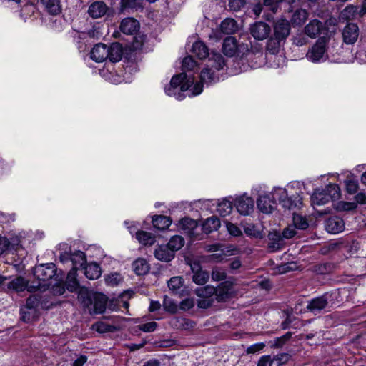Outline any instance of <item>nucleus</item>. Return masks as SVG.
I'll list each match as a JSON object with an SVG mask.
<instances>
[{
    "label": "nucleus",
    "mask_w": 366,
    "mask_h": 366,
    "mask_svg": "<svg viewBox=\"0 0 366 366\" xmlns=\"http://www.w3.org/2000/svg\"><path fill=\"white\" fill-rule=\"evenodd\" d=\"M273 33L268 39L266 49L272 54H277L291 32V24L285 18L273 21Z\"/></svg>",
    "instance_id": "f257e3e1"
},
{
    "label": "nucleus",
    "mask_w": 366,
    "mask_h": 366,
    "mask_svg": "<svg viewBox=\"0 0 366 366\" xmlns=\"http://www.w3.org/2000/svg\"><path fill=\"white\" fill-rule=\"evenodd\" d=\"M34 276L39 280L35 290L43 289L48 290L51 285L53 280H58L59 275L57 268L54 263L41 264L36 265L33 269Z\"/></svg>",
    "instance_id": "f03ea898"
},
{
    "label": "nucleus",
    "mask_w": 366,
    "mask_h": 366,
    "mask_svg": "<svg viewBox=\"0 0 366 366\" xmlns=\"http://www.w3.org/2000/svg\"><path fill=\"white\" fill-rule=\"evenodd\" d=\"M193 76H188L185 72L174 75L168 86L164 87L166 94L174 96L177 99L182 100L185 97L184 92H187L194 84Z\"/></svg>",
    "instance_id": "7ed1b4c3"
},
{
    "label": "nucleus",
    "mask_w": 366,
    "mask_h": 366,
    "mask_svg": "<svg viewBox=\"0 0 366 366\" xmlns=\"http://www.w3.org/2000/svg\"><path fill=\"white\" fill-rule=\"evenodd\" d=\"M79 299L84 307H89L93 305V307L89 309V313L92 315L104 313L108 303V297L99 292L94 293L91 296L81 290L79 294Z\"/></svg>",
    "instance_id": "20e7f679"
},
{
    "label": "nucleus",
    "mask_w": 366,
    "mask_h": 366,
    "mask_svg": "<svg viewBox=\"0 0 366 366\" xmlns=\"http://www.w3.org/2000/svg\"><path fill=\"white\" fill-rule=\"evenodd\" d=\"M327 49V39L325 37H321L308 50L306 57L314 63L325 61L329 58Z\"/></svg>",
    "instance_id": "39448f33"
},
{
    "label": "nucleus",
    "mask_w": 366,
    "mask_h": 366,
    "mask_svg": "<svg viewBox=\"0 0 366 366\" xmlns=\"http://www.w3.org/2000/svg\"><path fill=\"white\" fill-rule=\"evenodd\" d=\"M185 260L187 264L190 267L193 274L192 281L199 285L206 284L209 279V273L202 269L200 262L197 259L191 258H187Z\"/></svg>",
    "instance_id": "423d86ee"
},
{
    "label": "nucleus",
    "mask_w": 366,
    "mask_h": 366,
    "mask_svg": "<svg viewBox=\"0 0 366 366\" xmlns=\"http://www.w3.org/2000/svg\"><path fill=\"white\" fill-rule=\"evenodd\" d=\"M249 31L254 39L262 41L270 37L272 29L267 23L259 21L250 25Z\"/></svg>",
    "instance_id": "0eeeda50"
},
{
    "label": "nucleus",
    "mask_w": 366,
    "mask_h": 366,
    "mask_svg": "<svg viewBox=\"0 0 366 366\" xmlns=\"http://www.w3.org/2000/svg\"><path fill=\"white\" fill-rule=\"evenodd\" d=\"M233 282L226 280L221 282L217 287H215V300L218 302H226L232 297L233 291Z\"/></svg>",
    "instance_id": "6e6552de"
},
{
    "label": "nucleus",
    "mask_w": 366,
    "mask_h": 366,
    "mask_svg": "<svg viewBox=\"0 0 366 366\" xmlns=\"http://www.w3.org/2000/svg\"><path fill=\"white\" fill-rule=\"evenodd\" d=\"M330 295L326 292L321 296L312 299L308 302L307 310L314 315L320 313L325 310L328 305V299Z\"/></svg>",
    "instance_id": "1a4fd4ad"
},
{
    "label": "nucleus",
    "mask_w": 366,
    "mask_h": 366,
    "mask_svg": "<svg viewBox=\"0 0 366 366\" xmlns=\"http://www.w3.org/2000/svg\"><path fill=\"white\" fill-rule=\"evenodd\" d=\"M254 200L246 195L240 196L235 200V207L242 215H249L254 210Z\"/></svg>",
    "instance_id": "9d476101"
},
{
    "label": "nucleus",
    "mask_w": 366,
    "mask_h": 366,
    "mask_svg": "<svg viewBox=\"0 0 366 366\" xmlns=\"http://www.w3.org/2000/svg\"><path fill=\"white\" fill-rule=\"evenodd\" d=\"M359 33L360 30L357 24H347L342 32L343 41L347 44H355L357 40Z\"/></svg>",
    "instance_id": "9b49d317"
},
{
    "label": "nucleus",
    "mask_w": 366,
    "mask_h": 366,
    "mask_svg": "<svg viewBox=\"0 0 366 366\" xmlns=\"http://www.w3.org/2000/svg\"><path fill=\"white\" fill-rule=\"evenodd\" d=\"M258 209L263 213H272L276 207V202L269 194L261 195L257 200Z\"/></svg>",
    "instance_id": "f8f14e48"
},
{
    "label": "nucleus",
    "mask_w": 366,
    "mask_h": 366,
    "mask_svg": "<svg viewBox=\"0 0 366 366\" xmlns=\"http://www.w3.org/2000/svg\"><path fill=\"white\" fill-rule=\"evenodd\" d=\"M325 227L327 232L337 234L344 230L345 222L342 218L334 216L328 218L325 221Z\"/></svg>",
    "instance_id": "ddd939ff"
},
{
    "label": "nucleus",
    "mask_w": 366,
    "mask_h": 366,
    "mask_svg": "<svg viewBox=\"0 0 366 366\" xmlns=\"http://www.w3.org/2000/svg\"><path fill=\"white\" fill-rule=\"evenodd\" d=\"M109 55L107 46L102 43L96 44L90 53L91 59L96 62H103L108 59Z\"/></svg>",
    "instance_id": "4468645a"
},
{
    "label": "nucleus",
    "mask_w": 366,
    "mask_h": 366,
    "mask_svg": "<svg viewBox=\"0 0 366 366\" xmlns=\"http://www.w3.org/2000/svg\"><path fill=\"white\" fill-rule=\"evenodd\" d=\"M7 287L9 290H13L16 292H22L26 289L30 292L35 291V287L33 285H29L28 282L22 277L19 276L7 284Z\"/></svg>",
    "instance_id": "2eb2a0df"
},
{
    "label": "nucleus",
    "mask_w": 366,
    "mask_h": 366,
    "mask_svg": "<svg viewBox=\"0 0 366 366\" xmlns=\"http://www.w3.org/2000/svg\"><path fill=\"white\" fill-rule=\"evenodd\" d=\"M154 255L156 259L164 262H171L175 257L174 253L167 244L158 245Z\"/></svg>",
    "instance_id": "dca6fc26"
},
{
    "label": "nucleus",
    "mask_w": 366,
    "mask_h": 366,
    "mask_svg": "<svg viewBox=\"0 0 366 366\" xmlns=\"http://www.w3.org/2000/svg\"><path fill=\"white\" fill-rule=\"evenodd\" d=\"M169 325L174 329L187 330L195 327V322L183 317H173L169 322Z\"/></svg>",
    "instance_id": "f3484780"
},
{
    "label": "nucleus",
    "mask_w": 366,
    "mask_h": 366,
    "mask_svg": "<svg viewBox=\"0 0 366 366\" xmlns=\"http://www.w3.org/2000/svg\"><path fill=\"white\" fill-rule=\"evenodd\" d=\"M119 29L125 34L133 35L138 31L139 23L134 18H125L122 21Z\"/></svg>",
    "instance_id": "a211bd4d"
},
{
    "label": "nucleus",
    "mask_w": 366,
    "mask_h": 366,
    "mask_svg": "<svg viewBox=\"0 0 366 366\" xmlns=\"http://www.w3.org/2000/svg\"><path fill=\"white\" fill-rule=\"evenodd\" d=\"M109 8L102 1L93 2L89 7L88 13L93 19H98L105 15Z\"/></svg>",
    "instance_id": "6ab92c4d"
},
{
    "label": "nucleus",
    "mask_w": 366,
    "mask_h": 366,
    "mask_svg": "<svg viewBox=\"0 0 366 366\" xmlns=\"http://www.w3.org/2000/svg\"><path fill=\"white\" fill-rule=\"evenodd\" d=\"M64 283L66 289L71 292H76L80 288V285L77 280L76 264L68 272L66 281Z\"/></svg>",
    "instance_id": "aec40b11"
},
{
    "label": "nucleus",
    "mask_w": 366,
    "mask_h": 366,
    "mask_svg": "<svg viewBox=\"0 0 366 366\" xmlns=\"http://www.w3.org/2000/svg\"><path fill=\"white\" fill-rule=\"evenodd\" d=\"M47 298L41 294L30 295L26 300L25 306L27 309L38 310L39 307L44 308L47 303Z\"/></svg>",
    "instance_id": "412c9836"
},
{
    "label": "nucleus",
    "mask_w": 366,
    "mask_h": 366,
    "mask_svg": "<svg viewBox=\"0 0 366 366\" xmlns=\"http://www.w3.org/2000/svg\"><path fill=\"white\" fill-rule=\"evenodd\" d=\"M336 269L335 264L330 262H319L311 267V271L317 275H327Z\"/></svg>",
    "instance_id": "4be33fe9"
},
{
    "label": "nucleus",
    "mask_w": 366,
    "mask_h": 366,
    "mask_svg": "<svg viewBox=\"0 0 366 366\" xmlns=\"http://www.w3.org/2000/svg\"><path fill=\"white\" fill-rule=\"evenodd\" d=\"M197 222L189 217L182 218L179 223V229L189 237H192L195 234V229L197 228Z\"/></svg>",
    "instance_id": "5701e85b"
},
{
    "label": "nucleus",
    "mask_w": 366,
    "mask_h": 366,
    "mask_svg": "<svg viewBox=\"0 0 366 366\" xmlns=\"http://www.w3.org/2000/svg\"><path fill=\"white\" fill-rule=\"evenodd\" d=\"M223 53L229 57L234 56L237 51V42L234 37L228 36L224 39L222 44Z\"/></svg>",
    "instance_id": "b1692460"
},
{
    "label": "nucleus",
    "mask_w": 366,
    "mask_h": 366,
    "mask_svg": "<svg viewBox=\"0 0 366 366\" xmlns=\"http://www.w3.org/2000/svg\"><path fill=\"white\" fill-rule=\"evenodd\" d=\"M302 204V197L300 194L296 193L290 197H287L281 204L285 209L292 210L293 209H300Z\"/></svg>",
    "instance_id": "393cba45"
},
{
    "label": "nucleus",
    "mask_w": 366,
    "mask_h": 366,
    "mask_svg": "<svg viewBox=\"0 0 366 366\" xmlns=\"http://www.w3.org/2000/svg\"><path fill=\"white\" fill-rule=\"evenodd\" d=\"M323 29L322 23L317 19H313L305 27V33L310 38L317 36Z\"/></svg>",
    "instance_id": "a878e982"
},
{
    "label": "nucleus",
    "mask_w": 366,
    "mask_h": 366,
    "mask_svg": "<svg viewBox=\"0 0 366 366\" xmlns=\"http://www.w3.org/2000/svg\"><path fill=\"white\" fill-rule=\"evenodd\" d=\"M108 48V59L111 62H117L122 59L123 54V47L119 42L112 43Z\"/></svg>",
    "instance_id": "bb28decb"
},
{
    "label": "nucleus",
    "mask_w": 366,
    "mask_h": 366,
    "mask_svg": "<svg viewBox=\"0 0 366 366\" xmlns=\"http://www.w3.org/2000/svg\"><path fill=\"white\" fill-rule=\"evenodd\" d=\"M268 239L269 240L268 248L272 251L279 250L284 244L282 234L277 231L269 232Z\"/></svg>",
    "instance_id": "cd10ccee"
},
{
    "label": "nucleus",
    "mask_w": 366,
    "mask_h": 366,
    "mask_svg": "<svg viewBox=\"0 0 366 366\" xmlns=\"http://www.w3.org/2000/svg\"><path fill=\"white\" fill-rule=\"evenodd\" d=\"M84 270L85 276L89 280H97L102 274V269L99 264L96 262H92L86 264L83 267Z\"/></svg>",
    "instance_id": "c85d7f7f"
},
{
    "label": "nucleus",
    "mask_w": 366,
    "mask_h": 366,
    "mask_svg": "<svg viewBox=\"0 0 366 366\" xmlns=\"http://www.w3.org/2000/svg\"><path fill=\"white\" fill-rule=\"evenodd\" d=\"M331 199L323 189H315L311 196V202L314 205H323L329 202Z\"/></svg>",
    "instance_id": "c756f323"
},
{
    "label": "nucleus",
    "mask_w": 366,
    "mask_h": 366,
    "mask_svg": "<svg viewBox=\"0 0 366 366\" xmlns=\"http://www.w3.org/2000/svg\"><path fill=\"white\" fill-rule=\"evenodd\" d=\"M221 225L220 219L216 217L212 216L207 218L202 224V230L207 234H209L214 231L217 230Z\"/></svg>",
    "instance_id": "7c9ffc66"
},
{
    "label": "nucleus",
    "mask_w": 366,
    "mask_h": 366,
    "mask_svg": "<svg viewBox=\"0 0 366 366\" xmlns=\"http://www.w3.org/2000/svg\"><path fill=\"white\" fill-rule=\"evenodd\" d=\"M191 51L199 59H204L209 56V49L202 41L194 42Z\"/></svg>",
    "instance_id": "2f4dec72"
},
{
    "label": "nucleus",
    "mask_w": 366,
    "mask_h": 366,
    "mask_svg": "<svg viewBox=\"0 0 366 366\" xmlns=\"http://www.w3.org/2000/svg\"><path fill=\"white\" fill-rule=\"evenodd\" d=\"M152 222L154 227L159 230H164L170 226L172 220L164 215H156L153 217Z\"/></svg>",
    "instance_id": "473e14b6"
},
{
    "label": "nucleus",
    "mask_w": 366,
    "mask_h": 366,
    "mask_svg": "<svg viewBox=\"0 0 366 366\" xmlns=\"http://www.w3.org/2000/svg\"><path fill=\"white\" fill-rule=\"evenodd\" d=\"M215 287L212 285H206L203 287L196 289L195 294L199 298H207L210 300H215L216 292Z\"/></svg>",
    "instance_id": "72a5a7b5"
},
{
    "label": "nucleus",
    "mask_w": 366,
    "mask_h": 366,
    "mask_svg": "<svg viewBox=\"0 0 366 366\" xmlns=\"http://www.w3.org/2000/svg\"><path fill=\"white\" fill-rule=\"evenodd\" d=\"M221 31L225 34H232L238 29L237 21L233 19H226L220 24Z\"/></svg>",
    "instance_id": "f704fd0d"
},
{
    "label": "nucleus",
    "mask_w": 366,
    "mask_h": 366,
    "mask_svg": "<svg viewBox=\"0 0 366 366\" xmlns=\"http://www.w3.org/2000/svg\"><path fill=\"white\" fill-rule=\"evenodd\" d=\"M133 270L136 274L144 275L149 270V265L144 259H138L132 263Z\"/></svg>",
    "instance_id": "c9c22d12"
},
{
    "label": "nucleus",
    "mask_w": 366,
    "mask_h": 366,
    "mask_svg": "<svg viewBox=\"0 0 366 366\" xmlns=\"http://www.w3.org/2000/svg\"><path fill=\"white\" fill-rule=\"evenodd\" d=\"M41 3L45 5L47 11L51 15H58L61 11L59 0H44Z\"/></svg>",
    "instance_id": "e433bc0d"
},
{
    "label": "nucleus",
    "mask_w": 366,
    "mask_h": 366,
    "mask_svg": "<svg viewBox=\"0 0 366 366\" xmlns=\"http://www.w3.org/2000/svg\"><path fill=\"white\" fill-rule=\"evenodd\" d=\"M211 55V57L209 59L211 68H214L217 71L223 69L225 64L224 57L219 53L212 52Z\"/></svg>",
    "instance_id": "4c0bfd02"
},
{
    "label": "nucleus",
    "mask_w": 366,
    "mask_h": 366,
    "mask_svg": "<svg viewBox=\"0 0 366 366\" xmlns=\"http://www.w3.org/2000/svg\"><path fill=\"white\" fill-rule=\"evenodd\" d=\"M175 254L176 252L182 249L184 244V239L179 235H174L169 239V242L166 244Z\"/></svg>",
    "instance_id": "58836bf2"
},
{
    "label": "nucleus",
    "mask_w": 366,
    "mask_h": 366,
    "mask_svg": "<svg viewBox=\"0 0 366 366\" xmlns=\"http://www.w3.org/2000/svg\"><path fill=\"white\" fill-rule=\"evenodd\" d=\"M136 237L140 243L145 245H152L155 242V237L151 233L144 231L137 232L136 233Z\"/></svg>",
    "instance_id": "ea45409f"
},
{
    "label": "nucleus",
    "mask_w": 366,
    "mask_h": 366,
    "mask_svg": "<svg viewBox=\"0 0 366 366\" xmlns=\"http://www.w3.org/2000/svg\"><path fill=\"white\" fill-rule=\"evenodd\" d=\"M63 274L62 273L59 275V280H54L55 283L54 285L51 284V291L54 295H61L65 292V289L66 288L64 282L62 281Z\"/></svg>",
    "instance_id": "a19ab883"
},
{
    "label": "nucleus",
    "mask_w": 366,
    "mask_h": 366,
    "mask_svg": "<svg viewBox=\"0 0 366 366\" xmlns=\"http://www.w3.org/2000/svg\"><path fill=\"white\" fill-rule=\"evenodd\" d=\"M291 358V355L288 353H280L272 357L270 366H282L287 363Z\"/></svg>",
    "instance_id": "79ce46f5"
},
{
    "label": "nucleus",
    "mask_w": 366,
    "mask_h": 366,
    "mask_svg": "<svg viewBox=\"0 0 366 366\" xmlns=\"http://www.w3.org/2000/svg\"><path fill=\"white\" fill-rule=\"evenodd\" d=\"M244 231L245 234L249 237H252L254 238H262L263 234L262 231L254 224H246L244 226Z\"/></svg>",
    "instance_id": "37998d69"
},
{
    "label": "nucleus",
    "mask_w": 366,
    "mask_h": 366,
    "mask_svg": "<svg viewBox=\"0 0 366 366\" xmlns=\"http://www.w3.org/2000/svg\"><path fill=\"white\" fill-rule=\"evenodd\" d=\"M92 328L99 333L114 332L117 330L116 326L109 325L102 321L94 324Z\"/></svg>",
    "instance_id": "c03bdc74"
},
{
    "label": "nucleus",
    "mask_w": 366,
    "mask_h": 366,
    "mask_svg": "<svg viewBox=\"0 0 366 366\" xmlns=\"http://www.w3.org/2000/svg\"><path fill=\"white\" fill-rule=\"evenodd\" d=\"M232 204L230 201L224 199L217 204V211L222 216L225 217L231 213Z\"/></svg>",
    "instance_id": "a18cd8bd"
},
{
    "label": "nucleus",
    "mask_w": 366,
    "mask_h": 366,
    "mask_svg": "<svg viewBox=\"0 0 366 366\" xmlns=\"http://www.w3.org/2000/svg\"><path fill=\"white\" fill-rule=\"evenodd\" d=\"M36 312V310L27 309V307L24 305L20 309L21 320L24 322H29L34 319Z\"/></svg>",
    "instance_id": "49530a36"
},
{
    "label": "nucleus",
    "mask_w": 366,
    "mask_h": 366,
    "mask_svg": "<svg viewBox=\"0 0 366 366\" xmlns=\"http://www.w3.org/2000/svg\"><path fill=\"white\" fill-rule=\"evenodd\" d=\"M139 0H120L119 11L124 13L126 11L137 9L139 7Z\"/></svg>",
    "instance_id": "de8ad7c7"
},
{
    "label": "nucleus",
    "mask_w": 366,
    "mask_h": 366,
    "mask_svg": "<svg viewBox=\"0 0 366 366\" xmlns=\"http://www.w3.org/2000/svg\"><path fill=\"white\" fill-rule=\"evenodd\" d=\"M212 69L207 67L202 70L199 76L202 82L209 84L215 81L214 74L212 71Z\"/></svg>",
    "instance_id": "09e8293b"
},
{
    "label": "nucleus",
    "mask_w": 366,
    "mask_h": 366,
    "mask_svg": "<svg viewBox=\"0 0 366 366\" xmlns=\"http://www.w3.org/2000/svg\"><path fill=\"white\" fill-rule=\"evenodd\" d=\"M331 201L339 199L340 197V189L336 184H330L325 189H324Z\"/></svg>",
    "instance_id": "8fccbe9b"
},
{
    "label": "nucleus",
    "mask_w": 366,
    "mask_h": 366,
    "mask_svg": "<svg viewBox=\"0 0 366 366\" xmlns=\"http://www.w3.org/2000/svg\"><path fill=\"white\" fill-rule=\"evenodd\" d=\"M162 305L164 310L171 314H174L177 312V304L172 298L169 297L167 295L164 297Z\"/></svg>",
    "instance_id": "3c124183"
},
{
    "label": "nucleus",
    "mask_w": 366,
    "mask_h": 366,
    "mask_svg": "<svg viewBox=\"0 0 366 366\" xmlns=\"http://www.w3.org/2000/svg\"><path fill=\"white\" fill-rule=\"evenodd\" d=\"M307 18V13L304 9L297 10L292 17V21L297 25L302 24Z\"/></svg>",
    "instance_id": "603ef678"
},
{
    "label": "nucleus",
    "mask_w": 366,
    "mask_h": 366,
    "mask_svg": "<svg viewBox=\"0 0 366 366\" xmlns=\"http://www.w3.org/2000/svg\"><path fill=\"white\" fill-rule=\"evenodd\" d=\"M292 332H287L284 335L276 337L272 343L271 347L281 348L292 337Z\"/></svg>",
    "instance_id": "864d4df0"
},
{
    "label": "nucleus",
    "mask_w": 366,
    "mask_h": 366,
    "mask_svg": "<svg viewBox=\"0 0 366 366\" xmlns=\"http://www.w3.org/2000/svg\"><path fill=\"white\" fill-rule=\"evenodd\" d=\"M211 277L214 281H226L227 273L222 268L214 267L211 273Z\"/></svg>",
    "instance_id": "5fc2aeb1"
},
{
    "label": "nucleus",
    "mask_w": 366,
    "mask_h": 366,
    "mask_svg": "<svg viewBox=\"0 0 366 366\" xmlns=\"http://www.w3.org/2000/svg\"><path fill=\"white\" fill-rule=\"evenodd\" d=\"M293 224L295 229H305L309 224L307 219L298 214L293 215Z\"/></svg>",
    "instance_id": "6e6d98bb"
},
{
    "label": "nucleus",
    "mask_w": 366,
    "mask_h": 366,
    "mask_svg": "<svg viewBox=\"0 0 366 366\" xmlns=\"http://www.w3.org/2000/svg\"><path fill=\"white\" fill-rule=\"evenodd\" d=\"M184 283V280L181 277H173L168 281V287L172 290H179Z\"/></svg>",
    "instance_id": "4d7b16f0"
},
{
    "label": "nucleus",
    "mask_w": 366,
    "mask_h": 366,
    "mask_svg": "<svg viewBox=\"0 0 366 366\" xmlns=\"http://www.w3.org/2000/svg\"><path fill=\"white\" fill-rule=\"evenodd\" d=\"M287 192L285 189L278 188L272 193V199H277L280 204H282L285 199L287 197Z\"/></svg>",
    "instance_id": "13d9d810"
},
{
    "label": "nucleus",
    "mask_w": 366,
    "mask_h": 366,
    "mask_svg": "<svg viewBox=\"0 0 366 366\" xmlns=\"http://www.w3.org/2000/svg\"><path fill=\"white\" fill-rule=\"evenodd\" d=\"M197 65L196 61L191 56H187L182 60V70L190 71L192 70Z\"/></svg>",
    "instance_id": "bf43d9fd"
},
{
    "label": "nucleus",
    "mask_w": 366,
    "mask_h": 366,
    "mask_svg": "<svg viewBox=\"0 0 366 366\" xmlns=\"http://www.w3.org/2000/svg\"><path fill=\"white\" fill-rule=\"evenodd\" d=\"M357 7L353 5L347 6L342 11V15L346 19H352L357 13Z\"/></svg>",
    "instance_id": "052dcab7"
},
{
    "label": "nucleus",
    "mask_w": 366,
    "mask_h": 366,
    "mask_svg": "<svg viewBox=\"0 0 366 366\" xmlns=\"http://www.w3.org/2000/svg\"><path fill=\"white\" fill-rule=\"evenodd\" d=\"M71 256L75 257L77 270L79 267H83L84 264L86 263L85 254L81 251H77L75 253L71 254Z\"/></svg>",
    "instance_id": "680f3d73"
},
{
    "label": "nucleus",
    "mask_w": 366,
    "mask_h": 366,
    "mask_svg": "<svg viewBox=\"0 0 366 366\" xmlns=\"http://www.w3.org/2000/svg\"><path fill=\"white\" fill-rule=\"evenodd\" d=\"M105 281L108 285H117L122 281V277L119 273L110 274L106 277Z\"/></svg>",
    "instance_id": "e2e57ef3"
},
{
    "label": "nucleus",
    "mask_w": 366,
    "mask_h": 366,
    "mask_svg": "<svg viewBox=\"0 0 366 366\" xmlns=\"http://www.w3.org/2000/svg\"><path fill=\"white\" fill-rule=\"evenodd\" d=\"M356 208V204L354 202H340L337 203L336 209L338 211H350Z\"/></svg>",
    "instance_id": "0e129e2a"
},
{
    "label": "nucleus",
    "mask_w": 366,
    "mask_h": 366,
    "mask_svg": "<svg viewBox=\"0 0 366 366\" xmlns=\"http://www.w3.org/2000/svg\"><path fill=\"white\" fill-rule=\"evenodd\" d=\"M157 327V323L154 321L138 325L139 330L144 332H154Z\"/></svg>",
    "instance_id": "69168bd1"
},
{
    "label": "nucleus",
    "mask_w": 366,
    "mask_h": 366,
    "mask_svg": "<svg viewBox=\"0 0 366 366\" xmlns=\"http://www.w3.org/2000/svg\"><path fill=\"white\" fill-rule=\"evenodd\" d=\"M346 190L349 194H355L358 190V183L357 181L353 179H349L345 181Z\"/></svg>",
    "instance_id": "338daca9"
},
{
    "label": "nucleus",
    "mask_w": 366,
    "mask_h": 366,
    "mask_svg": "<svg viewBox=\"0 0 366 366\" xmlns=\"http://www.w3.org/2000/svg\"><path fill=\"white\" fill-rule=\"evenodd\" d=\"M227 229L230 235L234 237H239L242 235L241 229L234 224L227 222Z\"/></svg>",
    "instance_id": "774afa93"
}]
</instances>
